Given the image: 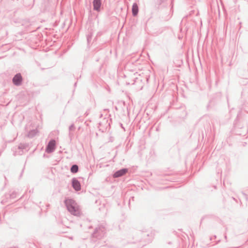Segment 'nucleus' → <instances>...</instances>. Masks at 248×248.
Wrapping results in <instances>:
<instances>
[{
  "mask_svg": "<svg viewBox=\"0 0 248 248\" xmlns=\"http://www.w3.org/2000/svg\"><path fill=\"white\" fill-rule=\"evenodd\" d=\"M67 209L72 214L78 216L79 215V211L78 206L74 201L71 199H68L65 201Z\"/></svg>",
  "mask_w": 248,
  "mask_h": 248,
  "instance_id": "obj_1",
  "label": "nucleus"
},
{
  "mask_svg": "<svg viewBox=\"0 0 248 248\" xmlns=\"http://www.w3.org/2000/svg\"><path fill=\"white\" fill-rule=\"evenodd\" d=\"M55 140H51L49 142V143L47 145V147L46 149V151L47 153H50V152H52L55 148Z\"/></svg>",
  "mask_w": 248,
  "mask_h": 248,
  "instance_id": "obj_2",
  "label": "nucleus"
},
{
  "mask_svg": "<svg viewBox=\"0 0 248 248\" xmlns=\"http://www.w3.org/2000/svg\"><path fill=\"white\" fill-rule=\"evenodd\" d=\"M127 172V169H122L121 170H119L116 171L113 174V177H115V178L121 177L122 176L124 175L125 174H126Z\"/></svg>",
  "mask_w": 248,
  "mask_h": 248,
  "instance_id": "obj_3",
  "label": "nucleus"
},
{
  "mask_svg": "<svg viewBox=\"0 0 248 248\" xmlns=\"http://www.w3.org/2000/svg\"><path fill=\"white\" fill-rule=\"evenodd\" d=\"M22 77L20 74L16 75L13 79L14 83L16 85H18L21 83Z\"/></svg>",
  "mask_w": 248,
  "mask_h": 248,
  "instance_id": "obj_4",
  "label": "nucleus"
},
{
  "mask_svg": "<svg viewBox=\"0 0 248 248\" xmlns=\"http://www.w3.org/2000/svg\"><path fill=\"white\" fill-rule=\"evenodd\" d=\"M72 186L73 188L77 191H78L80 189V183L78 180L76 179L73 180Z\"/></svg>",
  "mask_w": 248,
  "mask_h": 248,
  "instance_id": "obj_5",
  "label": "nucleus"
},
{
  "mask_svg": "<svg viewBox=\"0 0 248 248\" xmlns=\"http://www.w3.org/2000/svg\"><path fill=\"white\" fill-rule=\"evenodd\" d=\"M101 4V0H93V5L94 9L97 11H99Z\"/></svg>",
  "mask_w": 248,
  "mask_h": 248,
  "instance_id": "obj_6",
  "label": "nucleus"
},
{
  "mask_svg": "<svg viewBox=\"0 0 248 248\" xmlns=\"http://www.w3.org/2000/svg\"><path fill=\"white\" fill-rule=\"evenodd\" d=\"M138 11H139V8H138V5L136 3L133 4V6H132V14H133V15L134 16H136L138 13Z\"/></svg>",
  "mask_w": 248,
  "mask_h": 248,
  "instance_id": "obj_7",
  "label": "nucleus"
},
{
  "mask_svg": "<svg viewBox=\"0 0 248 248\" xmlns=\"http://www.w3.org/2000/svg\"><path fill=\"white\" fill-rule=\"evenodd\" d=\"M78 166L76 165H73L71 168V171L73 173H76L78 171Z\"/></svg>",
  "mask_w": 248,
  "mask_h": 248,
  "instance_id": "obj_8",
  "label": "nucleus"
}]
</instances>
